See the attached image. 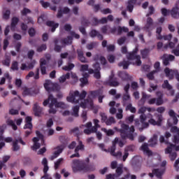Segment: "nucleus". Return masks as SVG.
<instances>
[{"instance_id":"1","label":"nucleus","mask_w":179,"mask_h":179,"mask_svg":"<svg viewBox=\"0 0 179 179\" xmlns=\"http://www.w3.org/2000/svg\"><path fill=\"white\" fill-rule=\"evenodd\" d=\"M49 104V114H57V108H68V105L64 102H58L56 98L52 94H49L48 98L45 99L43 105L44 107Z\"/></svg>"},{"instance_id":"2","label":"nucleus","mask_w":179,"mask_h":179,"mask_svg":"<svg viewBox=\"0 0 179 179\" xmlns=\"http://www.w3.org/2000/svg\"><path fill=\"white\" fill-rule=\"evenodd\" d=\"M117 132H120V137L123 141H126V139H129V141H134L135 136H134V133L135 132V127L122 123L121 124V128L117 129Z\"/></svg>"},{"instance_id":"3","label":"nucleus","mask_w":179,"mask_h":179,"mask_svg":"<svg viewBox=\"0 0 179 179\" xmlns=\"http://www.w3.org/2000/svg\"><path fill=\"white\" fill-rule=\"evenodd\" d=\"M73 164L72 170L73 173H78V171L87 173L89 171H94V170H96V166H94V165L87 164L85 162L79 159H73Z\"/></svg>"},{"instance_id":"4","label":"nucleus","mask_w":179,"mask_h":179,"mask_svg":"<svg viewBox=\"0 0 179 179\" xmlns=\"http://www.w3.org/2000/svg\"><path fill=\"white\" fill-rule=\"evenodd\" d=\"M87 94V92L85 90H83L81 93H80L78 90L75 92H70L69 96L66 97V100L69 101V103L78 104V103H79V100H84Z\"/></svg>"},{"instance_id":"5","label":"nucleus","mask_w":179,"mask_h":179,"mask_svg":"<svg viewBox=\"0 0 179 179\" xmlns=\"http://www.w3.org/2000/svg\"><path fill=\"white\" fill-rule=\"evenodd\" d=\"M138 51H139V49L138 47H136L132 52L127 53L126 57L132 65L141 66L142 65V61L141 60V56L137 55Z\"/></svg>"},{"instance_id":"6","label":"nucleus","mask_w":179,"mask_h":179,"mask_svg":"<svg viewBox=\"0 0 179 179\" xmlns=\"http://www.w3.org/2000/svg\"><path fill=\"white\" fill-rule=\"evenodd\" d=\"M92 68H94V69H89L90 75H93L94 73V78H95V79H101V73H100V71H101V67L100 66V63L96 62L93 64Z\"/></svg>"},{"instance_id":"7","label":"nucleus","mask_w":179,"mask_h":179,"mask_svg":"<svg viewBox=\"0 0 179 179\" xmlns=\"http://www.w3.org/2000/svg\"><path fill=\"white\" fill-rule=\"evenodd\" d=\"M157 96H158L157 98L150 99L148 101V104H156V106L163 105V103H164V101H163V94H162L160 92H157Z\"/></svg>"},{"instance_id":"8","label":"nucleus","mask_w":179,"mask_h":179,"mask_svg":"<svg viewBox=\"0 0 179 179\" xmlns=\"http://www.w3.org/2000/svg\"><path fill=\"white\" fill-rule=\"evenodd\" d=\"M161 59L162 60V64L164 66H169L170 62L176 61V56L165 53L161 57Z\"/></svg>"},{"instance_id":"9","label":"nucleus","mask_w":179,"mask_h":179,"mask_svg":"<svg viewBox=\"0 0 179 179\" xmlns=\"http://www.w3.org/2000/svg\"><path fill=\"white\" fill-rule=\"evenodd\" d=\"M103 85L110 87H117V86H120V83L117 80V78H114V74H111L108 80L104 81Z\"/></svg>"},{"instance_id":"10","label":"nucleus","mask_w":179,"mask_h":179,"mask_svg":"<svg viewBox=\"0 0 179 179\" xmlns=\"http://www.w3.org/2000/svg\"><path fill=\"white\" fill-rule=\"evenodd\" d=\"M169 115H170L171 118L168 120V126L173 127V125H177V124H178V119L177 118V116H176V112L171 109L169 111Z\"/></svg>"},{"instance_id":"11","label":"nucleus","mask_w":179,"mask_h":179,"mask_svg":"<svg viewBox=\"0 0 179 179\" xmlns=\"http://www.w3.org/2000/svg\"><path fill=\"white\" fill-rule=\"evenodd\" d=\"M38 92H39L38 89H36L34 87L27 88L25 87L23 88L22 96H34V94H38Z\"/></svg>"},{"instance_id":"12","label":"nucleus","mask_w":179,"mask_h":179,"mask_svg":"<svg viewBox=\"0 0 179 179\" xmlns=\"http://www.w3.org/2000/svg\"><path fill=\"white\" fill-rule=\"evenodd\" d=\"M171 132L176 134L173 136V142L175 145H178L179 143V128L177 126H173L171 128Z\"/></svg>"},{"instance_id":"13","label":"nucleus","mask_w":179,"mask_h":179,"mask_svg":"<svg viewBox=\"0 0 179 179\" xmlns=\"http://www.w3.org/2000/svg\"><path fill=\"white\" fill-rule=\"evenodd\" d=\"M33 111L35 117H41L43 114V108L40 107L38 103L34 104Z\"/></svg>"},{"instance_id":"14","label":"nucleus","mask_w":179,"mask_h":179,"mask_svg":"<svg viewBox=\"0 0 179 179\" xmlns=\"http://www.w3.org/2000/svg\"><path fill=\"white\" fill-rule=\"evenodd\" d=\"M117 76L123 81L132 80V76H129L126 71H119Z\"/></svg>"},{"instance_id":"15","label":"nucleus","mask_w":179,"mask_h":179,"mask_svg":"<svg viewBox=\"0 0 179 179\" xmlns=\"http://www.w3.org/2000/svg\"><path fill=\"white\" fill-rule=\"evenodd\" d=\"M31 121H33V118H31V116H27L25 117V124L23 127L24 129L33 130V123H31Z\"/></svg>"},{"instance_id":"16","label":"nucleus","mask_w":179,"mask_h":179,"mask_svg":"<svg viewBox=\"0 0 179 179\" xmlns=\"http://www.w3.org/2000/svg\"><path fill=\"white\" fill-rule=\"evenodd\" d=\"M162 89H167L169 91L170 96H174L175 91L173 87L169 83V80H165L162 84Z\"/></svg>"},{"instance_id":"17","label":"nucleus","mask_w":179,"mask_h":179,"mask_svg":"<svg viewBox=\"0 0 179 179\" xmlns=\"http://www.w3.org/2000/svg\"><path fill=\"white\" fill-rule=\"evenodd\" d=\"M78 58L80 62L83 64H87L88 62L87 59L85 57V54L83 53V50L82 49L77 50Z\"/></svg>"},{"instance_id":"18","label":"nucleus","mask_w":179,"mask_h":179,"mask_svg":"<svg viewBox=\"0 0 179 179\" xmlns=\"http://www.w3.org/2000/svg\"><path fill=\"white\" fill-rule=\"evenodd\" d=\"M173 150L179 152V145H176V144H173L171 143H169V145L165 149V153H171Z\"/></svg>"},{"instance_id":"19","label":"nucleus","mask_w":179,"mask_h":179,"mask_svg":"<svg viewBox=\"0 0 179 179\" xmlns=\"http://www.w3.org/2000/svg\"><path fill=\"white\" fill-rule=\"evenodd\" d=\"M80 106L82 107V108H87V107H92V106H93V101L89 99H84L80 102Z\"/></svg>"},{"instance_id":"20","label":"nucleus","mask_w":179,"mask_h":179,"mask_svg":"<svg viewBox=\"0 0 179 179\" xmlns=\"http://www.w3.org/2000/svg\"><path fill=\"white\" fill-rule=\"evenodd\" d=\"M104 92L101 89H99L96 90L90 91L89 92V97H92V99H96L100 94H103Z\"/></svg>"},{"instance_id":"21","label":"nucleus","mask_w":179,"mask_h":179,"mask_svg":"<svg viewBox=\"0 0 179 179\" xmlns=\"http://www.w3.org/2000/svg\"><path fill=\"white\" fill-rule=\"evenodd\" d=\"M90 36L92 38H94V37H97V38L99 39L100 41H103L104 38V37L101 34V33L96 31V29H92L90 32Z\"/></svg>"},{"instance_id":"22","label":"nucleus","mask_w":179,"mask_h":179,"mask_svg":"<svg viewBox=\"0 0 179 179\" xmlns=\"http://www.w3.org/2000/svg\"><path fill=\"white\" fill-rule=\"evenodd\" d=\"M46 26H48V27L51 28L52 33H54L57 29H58L59 24L55 23L54 21H47L46 22Z\"/></svg>"},{"instance_id":"23","label":"nucleus","mask_w":179,"mask_h":179,"mask_svg":"<svg viewBox=\"0 0 179 179\" xmlns=\"http://www.w3.org/2000/svg\"><path fill=\"white\" fill-rule=\"evenodd\" d=\"M117 143H118V137H116L113 142V145L112 146L108 149L107 152H110V155L113 156V155H115V149L117 148L115 145H117Z\"/></svg>"},{"instance_id":"24","label":"nucleus","mask_w":179,"mask_h":179,"mask_svg":"<svg viewBox=\"0 0 179 179\" xmlns=\"http://www.w3.org/2000/svg\"><path fill=\"white\" fill-rule=\"evenodd\" d=\"M149 145L148 143H144L141 145V149L144 152V153H146L147 156H152L153 155V152L149 150Z\"/></svg>"},{"instance_id":"25","label":"nucleus","mask_w":179,"mask_h":179,"mask_svg":"<svg viewBox=\"0 0 179 179\" xmlns=\"http://www.w3.org/2000/svg\"><path fill=\"white\" fill-rule=\"evenodd\" d=\"M19 23V18L17 17H13L11 19L10 30L11 31H15L16 26Z\"/></svg>"},{"instance_id":"26","label":"nucleus","mask_w":179,"mask_h":179,"mask_svg":"<svg viewBox=\"0 0 179 179\" xmlns=\"http://www.w3.org/2000/svg\"><path fill=\"white\" fill-rule=\"evenodd\" d=\"M164 169H156L152 170L153 174L156 176L157 178L162 179L163 174H164Z\"/></svg>"},{"instance_id":"27","label":"nucleus","mask_w":179,"mask_h":179,"mask_svg":"<svg viewBox=\"0 0 179 179\" xmlns=\"http://www.w3.org/2000/svg\"><path fill=\"white\" fill-rule=\"evenodd\" d=\"M148 143L149 146L155 148L157 145V135L154 134L152 138L149 140Z\"/></svg>"},{"instance_id":"28","label":"nucleus","mask_w":179,"mask_h":179,"mask_svg":"<svg viewBox=\"0 0 179 179\" xmlns=\"http://www.w3.org/2000/svg\"><path fill=\"white\" fill-rule=\"evenodd\" d=\"M178 10H179L178 6L173 7L171 10V16H172V17H173V19H178Z\"/></svg>"},{"instance_id":"29","label":"nucleus","mask_w":179,"mask_h":179,"mask_svg":"<svg viewBox=\"0 0 179 179\" xmlns=\"http://www.w3.org/2000/svg\"><path fill=\"white\" fill-rule=\"evenodd\" d=\"M130 64L131 62H129V60L126 61L124 59L123 61L119 62L117 65L120 66V68L123 67V69H128Z\"/></svg>"},{"instance_id":"30","label":"nucleus","mask_w":179,"mask_h":179,"mask_svg":"<svg viewBox=\"0 0 179 179\" xmlns=\"http://www.w3.org/2000/svg\"><path fill=\"white\" fill-rule=\"evenodd\" d=\"M93 21L94 22L96 25L99 24V23H101V24H106V23H107V17H102L99 20L97 18L94 17L93 18Z\"/></svg>"},{"instance_id":"31","label":"nucleus","mask_w":179,"mask_h":179,"mask_svg":"<svg viewBox=\"0 0 179 179\" xmlns=\"http://www.w3.org/2000/svg\"><path fill=\"white\" fill-rule=\"evenodd\" d=\"M150 97H152V95L147 94L146 93L143 92L142 97L141 99V106H143V104H145V103H146V99H150Z\"/></svg>"},{"instance_id":"32","label":"nucleus","mask_w":179,"mask_h":179,"mask_svg":"<svg viewBox=\"0 0 179 179\" xmlns=\"http://www.w3.org/2000/svg\"><path fill=\"white\" fill-rule=\"evenodd\" d=\"M71 78V73H67L65 75L62 76L59 78V83H64L66 82V79H69Z\"/></svg>"},{"instance_id":"33","label":"nucleus","mask_w":179,"mask_h":179,"mask_svg":"<svg viewBox=\"0 0 179 179\" xmlns=\"http://www.w3.org/2000/svg\"><path fill=\"white\" fill-rule=\"evenodd\" d=\"M72 40H73V38H72V36H67V38L62 39V41L63 44L71 45V44H72Z\"/></svg>"},{"instance_id":"34","label":"nucleus","mask_w":179,"mask_h":179,"mask_svg":"<svg viewBox=\"0 0 179 179\" xmlns=\"http://www.w3.org/2000/svg\"><path fill=\"white\" fill-rule=\"evenodd\" d=\"M79 150H85V145H83L82 141H78V145L76 147L75 152H79Z\"/></svg>"},{"instance_id":"35","label":"nucleus","mask_w":179,"mask_h":179,"mask_svg":"<svg viewBox=\"0 0 179 179\" xmlns=\"http://www.w3.org/2000/svg\"><path fill=\"white\" fill-rule=\"evenodd\" d=\"M152 26H153V19H152V17H148L147 19L146 24H145V29H147V30H149V29H150V27Z\"/></svg>"},{"instance_id":"36","label":"nucleus","mask_w":179,"mask_h":179,"mask_svg":"<svg viewBox=\"0 0 179 179\" xmlns=\"http://www.w3.org/2000/svg\"><path fill=\"white\" fill-rule=\"evenodd\" d=\"M17 143H19V140H15L13 142V150L14 152H17V150H20V146Z\"/></svg>"},{"instance_id":"37","label":"nucleus","mask_w":179,"mask_h":179,"mask_svg":"<svg viewBox=\"0 0 179 179\" xmlns=\"http://www.w3.org/2000/svg\"><path fill=\"white\" fill-rule=\"evenodd\" d=\"M97 45H99V43L97 42H91L90 43H88L86 46V48L90 50H93V48H96V47H97Z\"/></svg>"},{"instance_id":"38","label":"nucleus","mask_w":179,"mask_h":179,"mask_svg":"<svg viewBox=\"0 0 179 179\" xmlns=\"http://www.w3.org/2000/svg\"><path fill=\"white\" fill-rule=\"evenodd\" d=\"M7 125L12 127V128L14 131L17 130V126L16 125V124H15V122H13V120H7Z\"/></svg>"},{"instance_id":"39","label":"nucleus","mask_w":179,"mask_h":179,"mask_svg":"<svg viewBox=\"0 0 179 179\" xmlns=\"http://www.w3.org/2000/svg\"><path fill=\"white\" fill-rule=\"evenodd\" d=\"M50 85H51V80H47L43 85V86L47 92H51V90H52V88H51L50 87Z\"/></svg>"},{"instance_id":"40","label":"nucleus","mask_w":179,"mask_h":179,"mask_svg":"<svg viewBox=\"0 0 179 179\" xmlns=\"http://www.w3.org/2000/svg\"><path fill=\"white\" fill-rule=\"evenodd\" d=\"M71 115L73 117H79V106H76L73 108Z\"/></svg>"},{"instance_id":"41","label":"nucleus","mask_w":179,"mask_h":179,"mask_svg":"<svg viewBox=\"0 0 179 179\" xmlns=\"http://www.w3.org/2000/svg\"><path fill=\"white\" fill-rule=\"evenodd\" d=\"M142 58L145 59L148 57V55H149V52H150V50L148 48H145L144 50L141 51Z\"/></svg>"},{"instance_id":"42","label":"nucleus","mask_w":179,"mask_h":179,"mask_svg":"<svg viewBox=\"0 0 179 179\" xmlns=\"http://www.w3.org/2000/svg\"><path fill=\"white\" fill-rule=\"evenodd\" d=\"M101 131L105 132V134H106L107 136H113V135H114V134H115V132L113 131V129L107 130V129H106V128H102Z\"/></svg>"},{"instance_id":"43","label":"nucleus","mask_w":179,"mask_h":179,"mask_svg":"<svg viewBox=\"0 0 179 179\" xmlns=\"http://www.w3.org/2000/svg\"><path fill=\"white\" fill-rule=\"evenodd\" d=\"M10 69L12 71H19V63L17 61L13 62Z\"/></svg>"},{"instance_id":"44","label":"nucleus","mask_w":179,"mask_h":179,"mask_svg":"<svg viewBox=\"0 0 179 179\" xmlns=\"http://www.w3.org/2000/svg\"><path fill=\"white\" fill-rule=\"evenodd\" d=\"M89 64H81L80 66V72H86V71H88L89 73Z\"/></svg>"},{"instance_id":"45","label":"nucleus","mask_w":179,"mask_h":179,"mask_svg":"<svg viewBox=\"0 0 179 179\" xmlns=\"http://www.w3.org/2000/svg\"><path fill=\"white\" fill-rule=\"evenodd\" d=\"M10 17V10H6V11L3 12V19L5 20H8Z\"/></svg>"},{"instance_id":"46","label":"nucleus","mask_w":179,"mask_h":179,"mask_svg":"<svg viewBox=\"0 0 179 179\" xmlns=\"http://www.w3.org/2000/svg\"><path fill=\"white\" fill-rule=\"evenodd\" d=\"M75 68V64L70 63L68 66H64L62 67L64 71H72Z\"/></svg>"},{"instance_id":"47","label":"nucleus","mask_w":179,"mask_h":179,"mask_svg":"<svg viewBox=\"0 0 179 179\" xmlns=\"http://www.w3.org/2000/svg\"><path fill=\"white\" fill-rule=\"evenodd\" d=\"M62 162H64V158H59L55 162V170H58V169H59V166H61Z\"/></svg>"},{"instance_id":"48","label":"nucleus","mask_w":179,"mask_h":179,"mask_svg":"<svg viewBox=\"0 0 179 179\" xmlns=\"http://www.w3.org/2000/svg\"><path fill=\"white\" fill-rule=\"evenodd\" d=\"M157 71H152L147 74V78L149 80H153L155 79V73H156Z\"/></svg>"},{"instance_id":"49","label":"nucleus","mask_w":179,"mask_h":179,"mask_svg":"<svg viewBox=\"0 0 179 179\" xmlns=\"http://www.w3.org/2000/svg\"><path fill=\"white\" fill-rule=\"evenodd\" d=\"M64 149H65V144H62V145H58L56 147V152L57 153H59V155H61V153L62 152H64Z\"/></svg>"},{"instance_id":"50","label":"nucleus","mask_w":179,"mask_h":179,"mask_svg":"<svg viewBox=\"0 0 179 179\" xmlns=\"http://www.w3.org/2000/svg\"><path fill=\"white\" fill-rule=\"evenodd\" d=\"M126 110H129V111L135 113H136V108L134 106H132V103H129L127 107H126Z\"/></svg>"},{"instance_id":"51","label":"nucleus","mask_w":179,"mask_h":179,"mask_svg":"<svg viewBox=\"0 0 179 179\" xmlns=\"http://www.w3.org/2000/svg\"><path fill=\"white\" fill-rule=\"evenodd\" d=\"M122 165H120L119 166H117L116 168V174L117 176V177H120V176H121V174H122V173H124V170L122 169Z\"/></svg>"},{"instance_id":"52","label":"nucleus","mask_w":179,"mask_h":179,"mask_svg":"<svg viewBox=\"0 0 179 179\" xmlns=\"http://www.w3.org/2000/svg\"><path fill=\"white\" fill-rule=\"evenodd\" d=\"M47 50V45L46 44H42L41 46H38L36 49V51L38 52H43V51H45Z\"/></svg>"},{"instance_id":"53","label":"nucleus","mask_w":179,"mask_h":179,"mask_svg":"<svg viewBox=\"0 0 179 179\" xmlns=\"http://www.w3.org/2000/svg\"><path fill=\"white\" fill-rule=\"evenodd\" d=\"M50 169V167H48V165H44L43 166V173L44 176L41 177V178H46V177H48V173L47 172Z\"/></svg>"},{"instance_id":"54","label":"nucleus","mask_w":179,"mask_h":179,"mask_svg":"<svg viewBox=\"0 0 179 179\" xmlns=\"http://www.w3.org/2000/svg\"><path fill=\"white\" fill-rule=\"evenodd\" d=\"M106 125H113V124H115V119L114 117H110L106 122Z\"/></svg>"},{"instance_id":"55","label":"nucleus","mask_w":179,"mask_h":179,"mask_svg":"<svg viewBox=\"0 0 179 179\" xmlns=\"http://www.w3.org/2000/svg\"><path fill=\"white\" fill-rule=\"evenodd\" d=\"M153 13H155V7H153V6H150L148 8V13L146 15L147 17L152 16Z\"/></svg>"},{"instance_id":"56","label":"nucleus","mask_w":179,"mask_h":179,"mask_svg":"<svg viewBox=\"0 0 179 179\" xmlns=\"http://www.w3.org/2000/svg\"><path fill=\"white\" fill-rule=\"evenodd\" d=\"M165 75L168 78H173V74H171V70L169 67L165 68L164 69Z\"/></svg>"},{"instance_id":"57","label":"nucleus","mask_w":179,"mask_h":179,"mask_svg":"<svg viewBox=\"0 0 179 179\" xmlns=\"http://www.w3.org/2000/svg\"><path fill=\"white\" fill-rule=\"evenodd\" d=\"M80 82H81V87L87 85L89 83V80L87 78H80Z\"/></svg>"},{"instance_id":"58","label":"nucleus","mask_w":179,"mask_h":179,"mask_svg":"<svg viewBox=\"0 0 179 179\" xmlns=\"http://www.w3.org/2000/svg\"><path fill=\"white\" fill-rule=\"evenodd\" d=\"M131 99V96L129 95V92H125L122 96L123 101H128Z\"/></svg>"},{"instance_id":"59","label":"nucleus","mask_w":179,"mask_h":179,"mask_svg":"<svg viewBox=\"0 0 179 179\" xmlns=\"http://www.w3.org/2000/svg\"><path fill=\"white\" fill-rule=\"evenodd\" d=\"M27 13H31V10L27 8H24L21 11V14L22 16H26Z\"/></svg>"},{"instance_id":"60","label":"nucleus","mask_w":179,"mask_h":179,"mask_svg":"<svg viewBox=\"0 0 179 179\" xmlns=\"http://www.w3.org/2000/svg\"><path fill=\"white\" fill-rule=\"evenodd\" d=\"M125 41H127V37L122 36L117 40V44L119 45H122V44H124Z\"/></svg>"},{"instance_id":"61","label":"nucleus","mask_w":179,"mask_h":179,"mask_svg":"<svg viewBox=\"0 0 179 179\" xmlns=\"http://www.w3.org/2000/svg\"><path fill=\"white\" fill-rule=\"evenodd\" d=\"M41 144L40 143H34L32 146H31V150H37L38 149H40Z\"/></svg>"},{"instance_id":"62","label":"nucleus","mask_w":179,"mask_h":179,"mask_svg":"<svg viewBox=\"0 0 179 179\" xmlns=\"http://www.w3.org/2000/svg\"><path fill=\"white\" fill-rule=\"evenodd\" d=\"M131 87L133 90H138L139 89V85L135 81H133L131 84Z\"/></svg>"},{"instance_id":"63","label":"nucleus","mask_w":179,"mask_h":179,"mask_svg":"<svg viewBox=\"0 0 179 179\" xmlns=\"http://www.w3.org/2000/svg\"><path fill=\"white\" fill-rule=\"evenodd\" d=\"M3 65L6 66H10V57H7L2 62Z\"/></svg>"},{"instance_id":"64","label":"nucleus","mask_w":179,"mask_h":179,"mask_svg":"<svg viewBox=\"0 0 179 179\" xmlns=\"http://www.w3.org/2000/svg\"><path fill=\"white\" fill-rule=\"evenodd\" d=\"M100 116H101V122H107V115H106V113H100Z\"/></svg>"}]
</instances>
